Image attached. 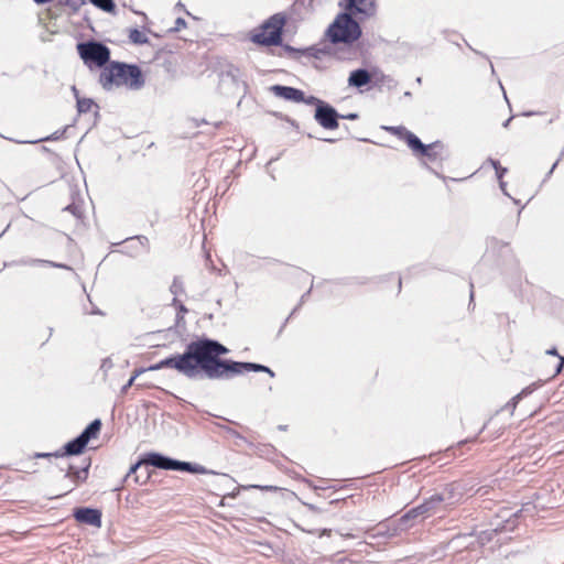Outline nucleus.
<instances>
[{
    "instance_id": "obj_21",
    "label": "nucleus",
    "mask_w": 564,
    "mask_h": 564,
    "mask_svg": "<svg viewBox=\"0 0 564 564\" xmlns=\"http://www.w3.org/2000/svg\"><path fill=\"white\" fill-rule=\"evenodd\" d=\"M93 4L96 7L105 10V11H112L115 8L112 0H90Z\"/></svg>"
},
{
    "instance_id": "obj_11",
    "label": "nucleus",
    "mask_w": 564,
    "mask_h": 564,
    "mask_svg": "<svg viewBox=\"0 0 564 564\" xmlns=\"http://www.w3.org/2000/svg\"><path fill=\"white\" fill-rule=\"evenodd\" d=\"M73 516L79 523L89 524L96 528L101 527V512L98 509L77 508L74 510Z\"/></svg>"
},
{
    "instance_id": "obj_7",
    "label": "nucleus",
    "mask_w": 564,
    "mask_h": 564,
    "mask_svg": "<svg viewBox=\"0 0 564 564\" xmlns=\"http://www.w3.org/2000/svg\"><path fill=\"white\" fill-rule=\"evenodd\" d=\"M77 48L80 57L88 65L95 64L96 66L104 68L108 63H110V51L101 43H82L78 44Z\"/></svg>"
},
{
    "instance_id": "obj_6",
    "label": "nucleus",
    "mask_w": 564,
    "mask_h": 564,
    "mask_svg": "<svg viewBox=\"0 0 564 564\" xmlns=\"http://www.w3.org/2000/svg\"><path fill=\"white\" fill-rule=\"evenodd\" d=\"M148 466H154L161 469L184 470L189 473H202L204 470V468L198 465L173 460L160 454H149L144 459L131 467V473H135L138 469Z\"/></svg>"
},
{
    "instance_id": "obj_9",
    "label": "nucleus",
    "mask_w": 564,
    "mask_h": 564,
    "mask_svg": "<svg viewBox=\"0 0 564 564\" xmlns=\"http://www.w3.org/2000/svg\"><path fill=\"white\" fill-rule=\"evenodd\" d=\"M270 90L274 94V96L296 104H312L315 100L314 97L305 99L304 93L301 89L294 87L273 85Z\"/></svg>"
},
{
    "instance_id": "obj_13",
    "label": "nucleus",
    "mask_w": 564,
    "mask_h": 564,
    "mask_svg": "<svg viewBox=\"0 0 564 564\" xmlns=\"http://www.w3.org/2000/svg\"><path fill=\"white\" fill-rule=\"evenodd\" d=\"M415 155L425 156L430 161H436L437 159H442L444 152V144L440 141L423 144L421 148L413 149L412 151Z\"/></svg>"
},
{
    "instance_id": "obj_19",
    "label": "nucleus",
    "mask_w": 564,
    "mask_h": 564,
    "mask_svg": "<svg viewBox=\"0 0 564 564\" xmlns=\"http://www.w3.org/2000/svg\"><path fill=\"white\" fill-rule=\"evenodd\" d=\"M87 468H84L82 470H76L73 466L69 467L67 471V477L72 478L74 481H77L79 479L85 480L87 477Z\"/></svg>"
},
{
    "instance_id": "obj_10",
    "label": "nucleus",
    "mask_w": 564,
    "mask_h": 564,
    "mask_svg": "<svg viewBox=\"0 0 564 564\" xmlns=\"http://www.w3.org/2000/svg\"><path fill=\"white\" fill-rule=\"evenodd\" d=\"M338 115L334 108L328 105H322L316 108L315 119L325 129L334 130L338 128Z\"/></svg>"
},
{
    "instance_id": "obj_25",
    "label": "nucleus",
    "mask_w": 564,
    "mask_h": 564,
    "mask_svg": "<svg viewBox=\"0 0 564 564\" xmlns=\"http://www.w3.org/2000/svg\"><path fill=\"white\" fill-rule=\"evenodd\" d=\"M448 490V494H449V498L453 497V491H454V485H451L449 488H447Z\"/></svg>"
},
{
    "instance_id": "obj_29",
    "label": "nucleus",
    "mask_w": 564,
    "mask_h": 564,
    "mask_svg": "<svg viewBox=\"0 0 564 564\" xmlns=\"http://www.w3.org/2000/svg\"><path fill=\"white\" fill-rule=\"evenodd\" d=\"M133 380H134V377H132V378L130 379V381H129V386H131V384H132Z\"/></svg>"
},
{
    "instance_id": "obj_5",
    "label": "nucleus",
    "mask_w": 564,
    "mask_h": 564,
    "mask_svg": "<svg viewBox=\"0 0 564 564\" xmlns=\"http://www.w3.org/2000/svg\"><path fill=\"white\" fill-rule=\"evenodd\" d=\"M101 421L99 419L94 420L85 430L84 432L77 436L75 440L68 442L64 446V453L58 454H36V457H48V456H55L59 457L63 455H79L84 452L86 448L88 442L90 440H95L98 437L100 430H101Z\"/></svg>"
},
{
    "instance_id": "obj_18",
    "label": "nucleus",
    "mask_w": 564,
    "mask_h": 564,
    "mask_svg": "<svg viewBox=\"0 0 564 564\" xmlns=\"http://www.w3.org/2000/svg\"><path fill=\"white\" fill-rule=\"evenodd\" d=\"M96 107V104L94 100L89 98H77V110L80 113H87L93 110V108Z\"/></svg>"
},
{
    "instance_id": "obj_4",
    "label": "nucleus",
    "mask_w": 564,
    "mask_h": 564,
    "mask_svg": "<svg viewBox=\"0 0 564 564\" xmlns=\"http://www.w3.org/2000/svg\"><path fill=\"white\" fill-rule=\"evenodd\" d=\"M327 34L333 43H351L359 39V24L347 13L339 14L328 28Z\"/></svg>"
},
{
    "instance_id": "obj_28",
    "label": "nucleus",
    "mask_w": 564,
    "mask_h": 564,
    "mask_svg": "<svg viewBox=\"0 0 564 564\" xmlns=\"http://www.w3.org/2000/svg\"><path fill=\"white\" fill-rule=\"evenodd\" d=\"M347 118L355 119V118H357V116L356 115H349Z\"/></svg>"
},
{
    "instance_id": "obj_12",
    "label": "nucleus",
    "mask_w": 564,
    "mask_h": 564,
    "mask_svg": "<svg viewBox=\"0 0 564 564\" xmlns=\"http://www.w3.org/2000/svg\"><path fill=\"white\" fill-rule=\"evenodd\" d=\"M384 129L390 134L403 140L412 151L422 147L421 140L403 126L386 127Z\"/></svg>"
},
{
    "instance_id": "obj_2",
    "label": "nucleus",
    "mask_w": 564,
    "mask_h": 564,
    "mask_svg": "<svg viewBox=\"0 0 564 564\" xmlns=\"http://www.w3.org/2000/svg\"><path fill=\"white\" fill-rule=\"evenodd\" d=\"M99 83L105 89L126 87L138 90L144 85V76L137 65L110 62L101 69Z\"/></svg>"
},
{
    "instance_id": "obj_14",
    "label": "nucleus",
    "mask_w": 564,
    "mask_h": 564,
    "mask_svg": "<svg viewBox=\"0 0 564 564\" xmlns=\"http://www.w3.org/2000/svg\"><path fill=\"white\" fill-rule=\"evenodd\" d=\"M373 74L367 69L359 68L352 70L348 77V85L357 88H361L372 82Z\"/></svg>"
},
{
    "instance_id": "obj_16",
    "label": "nucleus",
    "mask_w": 564,
    "mask_h": 564,
    "mask_svg": "<svg viewBox=\"0 0 564 564\" xmlns=\"http://www.w3.org/2000/svg\"><path fill=\"white\" fill-rule=\"evenodd\" d=\"M128 37L130 42H132L133 44H145L149 42L145 32L140 31L138 29H131L129 31Z\"/></svg>"
},
{
    "instance_id": "obj_8",
    "label": "nucleus",
    "mask_w": 564,
    "mask_h": 564,
    "mask_svg": "<svg viewBox=\"0 0 564 564\" xmlns=\"http://www.w3.org/2000/svg\"><path fill=\"white\" fill-rule=\"evenodd\" d=\"M445 500L442 495H433L421 505L410 509L405 514V519H414L416 517H430L434 514L437 507Z\"/></svg>"
},
{
    "instance_id": "obj_1",
    "label": "nucleus",
    "mask_w": 564,
    "mask_h": 564,
    "mask_svg": "<svg viewBox=\"0 0 564 564\" xmlns=\"http://www.w3.org/2000/svg\"><path fill=\"white\" fill-rule=\"evenodd\" d=\"M228 351L227 347L216 340L198 339L189 343L183 354L165 358L150 366L149 370L172 368L189 378L203 371L210 379L231 378L250 370L271 372L267 367L257 364L221 360L220 356Z\"/></svg>"
},
{
    "instance_id": "obj_20",
    "label": "nucleus",
    "mask_w": 564,
    "mask_h": 564,
    "mask_svg": "<svg viewBox=\"0 0 564 564\" xmlns=\"http://www.w3.org/2000/svg\"><path fill=\"white\" fill-rule=\"evenodd\" d=\"M489 162H490V164L492 165V167L496 171V175H497V177H498V180L500 182V186L503 187L505 183L502 181V177H503L505 173L507 172V169L502 167L500 165V163L498 161H496V160H490Z\"/></svg>"
},
{
    "instance_id": "obj_17",
    "label": "nucleus",
    "mask_w": 564,
    "mask_h": 564,
    "mask_svg": "<svg viewBox=\"0 0 564 564\" xmlns=\"http://www.w3.org/2000/svg\"><path fill=\"white\" fill-rule=\"evenodd\" d=\"M171 292L174 294L175 297L182 296L185 294V284L182 278H174L171 288ZM176 301V299H174Z\"/></svg>"
},
{
    "instance_id": "obj_15",
    "label": "nucleus",
    "mask_w": 564,
    "mask_h": 564,
    "mask_svg": "<svg viewBox=\"0 0 564 564\" xmlns=\"http://www.w3.org/2000/svg\"><path fill=\"white\" fill-rule=\"evenodd\" d=\"M351 8L360 13H368L376 10L375 0H348Z\"/></svg>"
},
{
    "instance_id": "obj_22",
    "label": "nucleus",
    "mask_w": 564,
    "mask_h": 564,
    "mask_svg": "<svg viewBox=\"0 0 564 564\" xmlns=\"http://www.w3.org/2000/svg\"><path fill=\"white\" fill-rule=\"evenodd\" d=\"M33 263L34 264H42V265H50V267H54V268L70 269L69 267H67L65 264L55 263V262H52V261H48V260H33Z\"/></svg>"
},
{
    "instance_id": "obj_24",
    "label": "nucleus",
    "mask_w": 564,
    "mask_h": 564,
    "mask_svg": "<svg viewBox=\"0 0 564 564\" xmlns=\"http://www.w3.org/2000/svg\"><path fill=\"white\" fill-rule=\"evenodd\" d=\"M392 281L394 282L397 292L399 293L401 291V286H402L401 278L399 275H394V276H392Z\"/></svg>"
},
{
    "instance_id": "obj_30",
    "label": "nucleus",
    "mask_w": 564,
    "mask_h": 564,
    "mask_svg": "<svg viewBox=\"0 0 564 564\" xmlns=\"http://www.w3.org/2000/svg\"><path fill=\"white\" fill-rule=\"evenodd\" d=\"M562 365H564V358L562 359Z\"/></svg>"
},
{
    "instance_id": "obj_26",
    "label": "nucleus",
    "mask_w": 564,
    "mask_h": 564,
    "mask_svg": "<svg viewBox=\"0 0 564 564\" xmlns=\"http://www.w3.org/2000/svg\"><path fill=\"white\" fill-rule=\"evenodd\" d=\"M330 532H332L330 530H326V529H325V530H323V532H322V534H321V535H324V534H326V535H330Z\"/></svg>"
},
{
    "instance_id": "obj_23",
    "label": "nucleus",
    "mask_w": 564,
    "mask_h": 564,
    "mask_svg": "<svg viewBox=\"0 0 564 564\" xmlns=\"http://www.w3.org/2000/svg\"><path fill=\"white\" fill-rule=\"evenodd\" d=\"M249 488H254V489H260L263 491H271V492H276V491L281 490L280 487L272 486V485H268V486L251 485V486H249Z\"/></svg>"
},
{
    "instance_id": "obj_27",
    "label": "nucleus",
    "mask_w": 564,
    "mask_h": 564,
    "mask_svg": "<svg viewBox=\"0 0 564 564\" xmlns=\"http://www.w3.org/2000/svg\"><path fill=\"white\" fill-rule=\"evenodd\" d=\"M180 310L183 311V312H186V308L184 307L183 304L180 305Z\"/></svg>"
},
{
    "instance_id": "obj_3",
    "label": "nucleus",
    "mask_w": 564,
    "mask_h": 564,
    "mask_svg": "<svg viewBox=\"0 0 564 564\" xmlns=\"http://www.w3.org/2000/svg\"><path fill=\"white\" fill-rule=\"evenodd\" d=\"M285 24V14L275 13L267 19L260 26L252 30L250 40L262 46L280 45L282 43V31Z\"/></svg>"
}]
</instances>
